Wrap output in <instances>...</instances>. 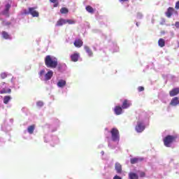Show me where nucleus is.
<instances>
[{"label":"nucleus","mask_w":179,"mask_h":179,"mask_svg":"<svg viewBox=\"0 0 179 179\" xmlns=\"http://www.w3.org/2000/svg\"><path fill=\"white\" fill-rule=\"evenodd\" d=\"M179 104V99L178 97L176 96L173 98L170 102V106H173V107H176V106H178Z\"/></svg>","instance_id":"4468645a"},{"label":"nucleus","mask_w":179,"mask_h":179,"mask_svg":"<svg viewBox=\"0 0 179 179\" xmlns=\"http://www.w3.org/2000/svg\"><path fill=\"white\" fill-rule=\"evenodd\" d=\"M1 79H6V78H8V74L6 73H1Z\"/></svg>","instance_id":"7c9ffc66"},{"label":"nucleus","mask_w":179,"mask_h":179,"mask_svg":"<svg viewBox=\"0 0 179 179\" xmlns=\"http://www.w3.org/2000/svg\"><path fill=\"white\" fill-rule=\"evenodd\" d=\"M36 9H37L36 7L29 8V10L27 11V10H24V15L30 14L33 17H38L39 13L38 11L36 10Z\"/></svg>","instance_id":"20e7f679"},{"label":"nucleus","mask_w":179,"mask_h":179,"mask_svg":"<svg viewBox=\"0 0 179 179\" xmlns=\"http://www.w3.org/2000/svg\"><path fill=\"white\" fill-rule=\"evenodd\" d=\"M66 85V81H65L64 80H60L57 83L58 87H64Z\"/></svg>","instance_id":"4be33fe9"},{"label":"nucleus","mask_w":179,"mask_h":179,"mask_svg":"<svg viewBox=\"0 0 179 179\" xmlns=\"http://www.w3.org/2000/svg\"><path fill=\"white\" fill-rule=\"evenodd\" d=\"M74 45L77 48H80L83 45V41L82 39H76L74 41Z\"/></svg>","instance_id":"9b49d317"},{"label":"nucleus","mask_w":179,"mask_h":179,"mask_svg":"<svg viewBox=\"0 0 179 179\" xmlns=\"http://www.w3.org/2000/svg\"><path fill=\"white\" fill-rule=\"evenodd\" d=\"M69 12V10H68V8L63 7L60 9V13H62V15H66V13H68Z\"/></svg>","instance_id":"a878e982"},{"label":"nucleus","mask_w":179,"mask_h":179,"mask_svg":"<svg viewBox=\"0 0 179 179\" xmlns=\"http://www.w3.org/2000/svg\"><path fill=\"white\" fill-rule=\"evenodd\" d=\"M113 179H122V178L116 175V176H114Z\"/></svg>","instance_id":"4c0bfd02"},{"label":"nucleus","mask_w":179,"mask_h":179,"mask_svg":"<svg viewBox=\"0 0 179 179\" xmlns=\"http://www.w3.org/2000/svg\"><path fill=\"white\" fill-rule=\"evenodd\" d=\"M175 26H176V27L177 29H179V22H176L175 23Z\"/></svg>","instance_id":"e433bc0d"},{"label":"nucleus","mask_w":179,"mask_h":179,"mask_svg":"<svg viewBox=\"0 0 179 179\" xmlns=\"http://www.w3.org/2000/svg\"><path fill=\"white\" fill-rule=\"evenodd\" d=\"M145 128L146 127L145 126V123H143V122L138 121L137 122V124L135 127V129L136 132H138V134H141L143 132V131H145Z\"/></svg>","instance_id":"39448f33"},{"label":"nucleus","mask_w":179,"mask_h":179,"mask_svg":"<svg viewBox=\"0 0 179 179\" xmlns=\"http://www.w3.org/2000/svg\"><path fill=\"white\" fill-rule=\"evenodd\" d=\"M3 24L4 26H10V22H3Z\"/></svg>","instance_id":"c9c22d12"},{"label":"nucleus","mask_w":179,"mask_h":179,"mask_svg":"<svg viewBox=\"0 0 179 179\" xmlns=\"http://www.w3.org/2000/svg\"><path fill=\"white\" fill-rule=\"evenodd\" d=\"M176 139H177V136L168 135L164 138V145L166 148H170L171 146V143L176 142Z\"/></svg>","instance_id":"f03ea898"},{"label":"nucleus","mask_w":179,"mask_h":179,"mask_svg":"<svg viewBox=\"0 0 179 179\" xmlns=\"http://www.w3.org/2000/svg\"><path fill=\"white\" fill-rule=\"evenodd\" d=\"M12 92V90L8 89V90H5V88H3V90H0V94H5L6 93H11Z\"/></svg>","instance_id":"bb28decb"},{"label":"nucleus","mask_w":179,"mask_h":179,"mask_svg":"<svg viewBox=\"0 0 179 179\" xmlns=\"http://www.w3.org/2000/svg\"><path fill=\"white\" fill-rule=\"evenodd\" d=\"M120 2H128L129 0H119Z\"/></svg>","instance_id":"58836bf2"},{"label":"nucleus","mask_w":179,"mask_h":179,"mask_svg":"<svg viewBox=\"0 0 179 179\" xmlns=\"http://www.w3.org/2000/svg\"><path fill=\"white\" fill-rule=\"evenodd\" d=\"M131 106V102H129V101H128L127 99H125L122 105V108L123 109H127L129 108V107Z\"/></svg>","instance_id":"dca6fc26"},{"label":"nucleus","mask_w":179,"mask_h":179,"mask_svg":"<svg viewBox=\"0 0 179 179\" xmlns=\"http://www.w3.org/2000/svg\"><path fill=\"white\" fill-rule=\"evenodd\" d=\"M138 92H143V90H145V87L140 86L138 87Z\"/></svg>","instance_id":"72a5a7b5"},{"label":"nucleus","mask_w":179,"mask_h":179,"mask_svg":"<svg viewBox=\"0 0 179 179\" xmlns=\"http://www.w3.org/2000/svg\"><path fill=\"white\" fill-rule=\"evenodd\" d=\"M129 179H139V176L134 172H130L129 173Z\"/></svg>","instance_id":"6ab92c4d"},{"label":"nucleus","mask_w":179,"mask_h":179,"mask_svg":"<svg viewBox=\"0 0 179 179\" xmlns=\"http://www.w3.org/2000/svg\"><path fill=\"white\" fill-rule=\"evenodd\" d=\"M115 169L117 174H121V173H122V166L121 165V164L116 162L115 164Z\"/></svg>","instance_id":"9d476101"},{"label":"nucleus","mask_w":179,"mask_h":179,"mask_svg":"<svg viewBox=\"0 0 179 179\" xmlns=\"http://www.w3.org/2000/svg\"><path fill=\"white\" fill-rule=\"evenodd\" d=\"M111 138L113 142H119L120 141V131L117 130V128H113L110 130Z\"/></svg>","instance_id":"7ed1b4c3"},{"label":"nucleus","mask_w":179,"mask_h":179,"mask_svg":"<svg viewBox=\"0 0 179 179\" xmlns=\"http://www.w3.org/2000/svg\"><path fill=\"white\" fill-rule=\"evenodd\" d=\"M1 35L3 38H5V40H10V38H12L10 35H9V34L5 31H2Z\"/></svg>","instance_id":"aec40b11"},{"label":"nucleus","mask_w":179,"mask_h":179,"mask_svg":"<svg viewBox=\"0 0 179 179\" xmlns=\"http://www.w3.org/2000/svg\"><path fill=\"white\" fill-rule=\"evenodd\" d=\"M68 23V24H75L76 23V21L73 20H66V24Z\"/></svg>","instance_id":"c85d7f7f"},{"label":"nucleus","mask_w":179,"mask_h":179,"mask_svg":"<svg viewBox=\"0 0 179 179\" xmlns=\"http://www.w3.org/2000/svg\"><path fill=\"white\" fill-rule=\"evenodd\" d=\"M85 10H87V12H88V13L91 14L94 13V11L96 10V9L93 8V7H92L91 6H87L85 7Z\"/></svg>","instance_id":"412c9836"},{"label":"nucleus","mask_w":179,"mask_h":179,"mask_svg":"<svg viewBox=\"0 0 179 179\" xmlns=\"http://www.w3.org/2000/svg\"><path fill=\"white\" fill-rule=\"evenodd\" d=\"M59 69H61V66H59Z\"/></svg>","instance_id":"ea45409f"},{"label":"nucleus","mask_w":179,"mask_h":179,"mask_svg":"<svg viewBox=\"0 0 179 179\" xmlns=\"http://www.w3.org/2000/svg\"><path fill=\"white\" fill-rule=\"evenodd\" d=\"M80 57V55L78 52H74L70 56V58L73 62H78L79 61V57Z\"/></svg>","instance_id":"0eeeda50"},{"label":"nucleus","mask_w":179,"mask_h":179,"mask_svg":"<svg viewBox=\"0 0 179 179\" xmlns=\"http://www.w3.org/2000/svg\"><path fill=\"white\" fill-rule=\"evenodd\" d=\"M139 177L143 178V177H146V173L144 171L139 172Z\"/></svg>","instance_id":"c756f323"},{"label":"nucleus","mask_w":179,"mask_h":179,"mask_svg":"<svg viewBox=\"0 0 179 179\" xmlns=\"http://www.w3.org/2000/svg\"><path fill=\"white\" fill-rule=\"evenodd\" d=\"M10 6H12V2L7 3L5 5L4 10L1 12V15H4V16H9V9H10Z\"/></svg>","instance_id":"423d86ee"},{"label":"nucleus","mask_w":179,"mask_h":179,"mask_svg":"<svg viewBox=\"0 0 179 179\" xmlns=\"http://www.w3.org/2000/svg\"><path fill=\"white\" fill-rule=\"evenodd\" d=\"M35 128H36V126L34 124H32V125L28 127L27 131H28L29 134H33L34 132Z\"/></svg>","instance_id":"b1692460"},{"label":"nucleus","mask_w":179,"mask_h":179,"mask_svg":"<svg viewBox=\"0 0 179 179\" xmlns=\"http://www.w3.org/2000/svg\"><path fill=\"white\" fill-rule=\"evenodd\" d=\"M45 64L47 68L55 69L58 66V59L51 55H47L45 57Z\"/></svg>","instance_id":"f257e3e1"},{"label":"nucleus","mask_w":179,"mask_h":179,"mask_svg":"<svg viewBox=\"0 0 179 179\" xmlns=\"http://www.w3.org/2000/svg\"><path fill=\"white\" fill-rule=\"evenodd\" d=\"M64 24H66V20L63 18H60L56 23V27H59L61 26H64Z\"/></svg>","instance_id":"ddd939ff"},{"label":"nucleus","mask_w":179,"mask_h":179,"mask_svg":"<svg viewBox=\"0 0 179 179\" xmlns=\"http://www.w3.org/2000/svg\"><path fill=\"white\" fill-rule=\"evenodd\" d=\"M175 8L176 9H179V1L176 3Z\"/></svg>","instance_id":"f704fd0d"},{"label":"nucleus","mask_w":179,"mask_h":179,"mask_svg":"<svg viewBox=\"0 0 179 179\" xmlns=\"http://www.w3.org/2000/svg\"><path fill=\"white\" fill-rule=\"evenodd\" d=\"M143 158L140 157H134L130 159L131 164H136V163H139V162H142Z\"/></svg>","instance_id":"2eb2a0df"},{"label":"nucleus","mask_w":179,"mask_h":179,"mask_svg":"<svg viewBox=\"0 0 179 179\" xmlns=\"http://www.w3.org/2000/svg\"><path fill=\"white\" fill-rule=\"evenodd\" d=\"M114 112L116 115H121L122 114V107L117 106L114 108Z\"/></svg>","instance_id":"f8f14e48"},{"label":"nucleus","mask_w":179,"mask_h":179,"mask_svg":"<svg viewBox=\"0 0 179 179\" xmlns=\"http://www.w3.org/2000/svg\"><path fill=\"white\" fill-rule=\"evenodd\" d=\"M50 2H51L52 3H55L53 5V8H57L58 7V5H59V2L58 1V0H50Z\"/></svg>","instance_id":"cd10ccee"},{"label":"nucleus","mask_w":179,"mask_h":179,"mask_svg":"<svg viewBox=\"0 0 179 179\" xmlns=\"http://www.w3.org/2000/svg\"><path fill=\"white\" fill-rule=\"evenodd\" d=\"M84 50H85L87 54H88V57H92L93 56V51L87 45L84 46Z\"/></svg>","instance_id":"f3484780"},{"label":"nucleus","mask_w":179,"mask_h":179,"mask_svg":"<svg viewBox=\"0 0 179 179\" xmlns=\"http://www.w3.org/2000/svg\"><path fill=\"white\" fill-rule=\"evenodd\" d=\"M136 25L138 26V23H136Z\"/></svg>","instance_id":"a19ab883"},{"label":"nucleus","mask_w":179,"mask_h":179,"mask_svg":"<svg viewBox=\"0 0 179 179\" xmlns=\"http://www.w3.org/2000/svg\"><path fill=\"white\" fill-rule=\"evenodd\" d=\"M174 10H175L173 7H169L165 13L166 17H171V16H173V14L174 13Z\"/></svg>","instance_id":"6e6552de"},{"label":"nucleus","mask_w":179,"mask_h":179,"mask_svg":"<svg viewBox=\"0 0 179 179\" xmlns=\"http://www.w3.org/2000/svg\"><path fill=\"white\" fill-rule=\"evenodd\" d=\"M10 100H12V97L10 96H5L3 98L4 104H8Z\"/></svg>","instance_id":"393cba45"},{"label":"nucleus","mask_w":179,"mask_h":179,"mask_svg":"<svg viewBox=\"0 0 179 179\" xmlns=\"http://www.w3.org/2000/svg\"><path fill=\"white\" fill-rule=\"evenodd\" d=\"M53 75L54 72H52V71H48V73L45 75V80H50Z\"/></svg>","instance_id":"a211bd4d"},{"label":"nucleus","mask_w":179,"mask_h":179,"mask_svg":"<svg viewBox=\"0 0 179 179\" xmlns=\"http://www.w3.org/2000/svg\"><path fill=\"white\" fill-rule=\"evenodd\" d=\"M158 45L161 48L164 47V45H166V41L163 38H159L158 41Z\"/></svg>","instance_id":"5701e85b"},{"label":"nucleus","mask_w":179,"mask_h":179,"mask_svg":"<svg viewBox=\"0 0 179 179\" xmlns=\"http://www.w3.org/2000/svg\"><path fill=\"white\" fill-rule=\"evenodd\" d=\"M45 73V70L43 69L39 72V76H43Z\"/></svg>","instance_id":"473e14b6"},{"label":"nucleus","mask_w":179,"mask_h":179,"mask_svg":"<svg viewBox=\"0 0 179 179\" xmlns=\"http://www.w3.org/2000/svg\"><path fill=\"white\" fill-rule=\"evenodd\" d=\"M177 94H179V87L173 88L169 92V96L171 97H174V96H177Z\"/></svg>","instance_id":"1a4fd4ad"},{"label":"nucleus","mask_w":179,"mask_h":179,"mask_svg":"<svg viewBox=\"0 0 179 179\" xmlns=\"http://www.w3.org/2000/svg\"><path fill=\"white\" fill-rule=\"evenodd\" d=\"M36 106H38V107H43V106H44V103H43L41 101H39L36 103Z\"/></svg>","instance_id":"2f4dec72"}]
</instances>
